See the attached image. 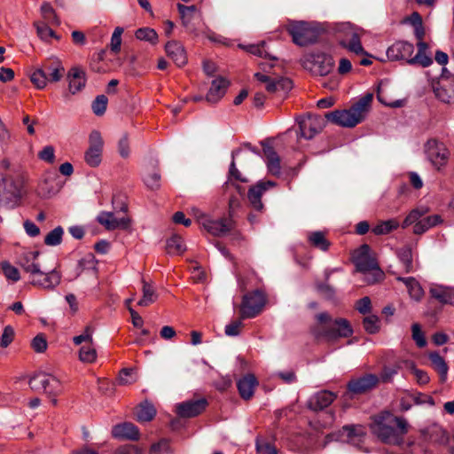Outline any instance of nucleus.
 Returning <instances> with one entry per match:
<instances>
[{
	"mask_svg": "<svg viewBox=\"0 0 454 454\" xmlns=\"http://www.w3.org/2000/svg\"><path fill=\"white\" fill-rule=\"evenodd\" d=\"M195 215L204 229L214 236H221L225 234L231 229L232 226V221L230 218H220L214 220L199 210H197Z\"/></svg>",
	"mask_w": 454,
	"mask_h": 454,
	"instance_id": "12",
	"label": "nucleus"
},
{
	"mask_svg": "<svg viewBox=\"0 0 454 454\" xmlns=\"http://www.w3.org/2000/svg\"><path fill=\"white\" fill-rule=\"evenodd\" d=\"M45 73L48 80L51 82H59L64 74V67L59 61H52L44 65Z\"/></svg>",
	"mask_w": 454,
	"mask_h": 454,
	"instance_id": "36",
	"label": "nucleus"
},
{
	"mask_svg": "<svg viewBox=\"0 0 454 454\" xmlns=\"http://www.w3.org/2000/svg\"><path fill=\"white\" fill-rule=\"evenodd\" d=\"M363 325L367 333H375L380 330V318L375 315H370L364 318Z\"/></svg>",
	"mask_w": 454,
	"mask_h": 454,
	"instance_id": "47",
	"label": "nucleus"
},
{
	"mask_svg": "<svg viewBox=\"0 0 454 454\" xmlns=\"http://www.w3.org/2000/svg\"><path fill=\"white\" fill-rule=\"evenodd\" d=\"M123 33V28L118 27L114 29L110 43L111 51L114 53L120 51L121 44V35Z\"/></svg>",
	"mask_w": 454,
	"mask_h": 454,
	"instance_id": "52",
	"label": "nucleus"
},
{
	"mask_svg": "<svg viewBox=\"0 0 454 454\" xmlns=\"http://www.w3.org/2000/svg\"><path fill=\"white\" fill-rule=\"evenodd\" d=\"M142 283H143V287H142L143 296L138 301L137 305L142 306V307H147L156 301L158 295L155 292L154 287L150 283H147L144 279L142 280Z\"/></svg>",
	"mask_w": 454,
	"mask_h": 454,
	"instance_id": "35",
	"label": "nucleus"
},
{
	"mask_svg": "<svg viewBox=\"0 0 454 454\" xmlns=\"http://www.w3.org/2000/svg\"><path fill=\"white\" fill-rule=\"evenodd\" d=\"M14 330L11 325L4 327V332L0 338V346L2 348L8 347L13 340Z\"/></svg>",
	"mask_w": 454,
	"mask_h": 454,
	"instance_id": "54",
	"label": "nucleus"
},
{
	"mask_svg": "<svg viewBox=\"0 0 454 454\" xmlns=\"http://www.w3.org/2000/svg\"><path fill=\"white\" fill-rule=\"evenodd\" d=\"M112 434L114 438L137 440L139 437L138 428L132 423L124 422L113 427Z\"/></svg>",
	"mask_w": 454,
	"mask_h": 454,
	"instance_id": "26",
	"label": "nucleus"
},
{
	"mask_svg": "<svg viewBox=\"0 0 454 454\" xmlns=\"http://www.w3.org/2000/svg\"><path fill=\"white\" fill-rule=\"evenodd\" d=\"M50 24L37 22L35 24L38 36L44 41H50L51 38L58 39L55 32L49 27Z\"/></svg>",
	"mask_w": 454,
	"mask_h": 454,
	"instance_id": "44",
	"label": "nucleus"
},
{
	"mask_svg": "<svg viewBox=\"0 0 454 454\" xmlns=\"http://www.w3.org/2000/svg\"><path fill=\"white\" fill-rule=\"evenodd\" d=\"M38 157L40 160L48 163H53L55 160V150L53 146L47 145L43 147L39 153Z\"/></svg>",
	"mask_w": 454,
	"mask_h": 454,
	"instance_id": "57",
	"label": "nucleus"
},
{
	"mask_svg": "<svg viewBox=\"0 0 454 454\" xmlns=\"http://www.w3.org/2000/svg\"><path fill=\"white\" fill-rule=\"evenodd\" d=\"M79 359L83 363H94L97 359V351L94 344H84L79 350Z\"/></svg>",
	"mask_w": 454,
	"mask_h": 454,
	"instance_id": "40",
	"label": "nucleus"
},
{
	"mask_svg": "<svg viewBox=\"0 0 454 454\" xmlns=\"http://www.w3.org/2000/svg\"><path fill=\"white\" fill-rule=\"evenodd\" d=\"M370 429L380 442L400 446L408 432V423L403 418L383 411L372 417Z\"/></svg>",
	"mask_w": 454,
	"mask_h": 454,
	"instance_id": "1",
	"label": "nucleus"
},
{
	"mask_svg": "<svg viewBox=\"0 0 454 454\" xmlns=\"http://www.w3.org/2000/svg\"><path fill=\"white\" fill-rule=\"evenodd\" d=\"M165 50L167 55L176 63L177 67H183L187 63V56L184 46L176 41L168 42Z\"/></svg>",
	"mask_w": 454,
	"mask_h": 454,
	"instance_id": "25",
	"label": "nucleus"
},
{
	"mask_svg": "<svg viewBox=\"0 0 454 454\" xmlns=\"http://www.w3.org/2000/svg\"><path fill=\"white\" fill-rule=\"evenodd\" d=\"M304 68L317 75L328 74L334 67V61L330 55L322 52H309L301 59Z\"/></svg>",
	"mask_w": 454,
	"mask_h": 454,
	"instance_id": "8",
	"label": "nucleus"
},
{
	"mask_svg": "<svg viewBox=\"0 0 454 454\" xmlns=\"http://www.w3.org/2000/svg\"><path fill=\"white\" fill-rule=\"evenodd\" d=\"M94 265H95L94 257L91 254L81 259L78 262L77 270H76L77 272H76L74 278H77L86 267L87 268H94Z\"/></svg>",
	"mask_w": 454,
	"mask_h": 454,
	"instance_id": "58",
	"label": "nucleus"
},
{
	"mask_svg": "<svg viewBox=\"0 0 454 454\" xmlns=\"http://www.w3.org/2000/svg\"><path fill=\"white\" fill-rule=\"evenodd\" d=\"M308 241L315 248L321 251H327L331 245L330 241L325 238L324 231H311L308 233Z\"/></svg>",
	"mask_w": 454,
	"mask_h": 454,
	"instance_id": "34",
	"label": "nucleus"
},
{
	"mask_svg": "<svg viewBox=\"0 0 454 454\" xmlns=\"http://www.w3.org/2000/svg\"><path fill=\"white\" fill-rule=\"evenodd\" d=\"M21 183L14 181L12 177L0 174V192L9 193L13 197L20 195Z\"/></svg>",
	"mask_w": 454,
	"mask_h": 454,
	"instance_id": "33",
	"label": "nucleus"
},
{
	"mask_svg": "<svg viewBox=\"0 0 454 454\" xmlns=\"http://www.w3.org/2000/svg\"><path fill=\"white\" fill-rule=\"evenodd\" d=\"M160 176L158 173H151L145 176L144 181L146 186L152 190L160 187Z\"/></svg>",
	"mask_w": 454,
	"mask_h": 454,
	"instance_id": "59",
	"label": "nucleus"
},
{
	"mask_svg": "<svg viewBox=\"0 0 454 454\" xmlns=\"http://www.w3.org/2000/svg\"><path fill=\"white\" fill-rule=\"evenodd\" d=\"M107 98L105 95L98 96L92 102V111L96 115H102L105 114L107 106Z\"/></svg>",
	"mask_w": 454,
	"mask_h": 454,
	"instance_id": "51",
	"label": "nucleus"
},
{
	"mask_svg": "<svg viewBox=\"0 0 454 454\" xmlns=\"http://www.w3.org/2000/svg\"><path fill=\"white\" fill-rule=\"evenodd\" d=\"M31 347L37 353L44 352L47 348V340L43 334L36 335L32 340Z\"/></svg>",
	"mask_w": 454,
	"mask_h": 454,
	"instance_id": "56",
	"label": "nucleus"
},
{
	"mask_svg": "<svg viewBox=\"0 0 454 454\" xmlns=\"http://www.w3.org/2000/svg\"><path fill=\"white\" fill-rule=\"evenodd\" d=\"M336 398V395L331 391L323 390L312 395L309 402L308 406L309 409L317 411L328 407Z\"/></svg>",
	"mask_w": 454,
	"mask_h": 454,
	"instance_id": "24",
	"label": "nucleus"
},
{
	"mask_svg": "<svg viewBox=\"0 0 454 454\" xmlns=\"http://www.w3.org/2000/svg\"><path fill=\"white\" fill-rule=\"evenodd\" d=\"M356 309L361 314H366L371 311V300L369 297L365 296L356 302Z\"/></svg>",
	"mask_w": 454,
	"mask_h": 454,
	"instance_id": "64",
	"label": "nucleus"
},
{
	"mask_svg": "<svg viewBox=\"0 0 454 454\" xmlns=\"http://www.w3.org/2000/svg\"><path fill=\"white\" fill-rule=\"evenodd\" d=\"M431 297L442 304L454 302V288L443 286H433L429 290Z\"/></svg>",
	"mask_w": 454,
	"mask_h": 454,
	"instance_id": "27",
	"label": "nucleus"
},
{
	"mask_svg": "<svg viewBox=\"0 0 454 454\" xmlns=\"http://www.w3.org/2000/svg\"><path fill=\"white\" fill-rule=\"evenodd\" d=\"M398 257L402 262L405 272L409 273L413 270L411 249L404 247L398 251Z\"/></svg>",
	"mask_w": 454,
	"mask_h": 454,
	"instance_id": "42",
	"label": "nucleus"
},
{
	"mask_svg": "<svg viewBox=\"0 0 454 454\" xmlns=\"http://www.w3.org/2000/svg\"><path fill=\"white\" fill-rule=\"evenodd\" d=\"M266 303V296L261 290L244 295L239 308L241 318H253L261 313Z\"/></svg>",
	"mask_w": 454,
	"mask_h": 454,
	"instance_id": "9",
	"label": "nucleus"
},
{
	"mask_svg": "<svg viewBox=\"0 0 454 454\" xmlns=\"http://www.w3.org/2000/svg\"><path fill=\"white\" fill-rule=\"evenodd\" d=\"M372 101V94L368 93L348 109L327 113L325 118L336 125L353 128L365 118V115L370 110Z\"/></svg>",
	"mask_w": 454,
	"mask_h": 454,
	"instance_id": "5",
	"label": "nucleus"
},
{
	"mask_svg": "<svg viewBox=\"0 0 454 454\" xmlns=\"http://www.w3.org/2000/svg\"><path fill=\"white\" fill-rule=\"evenodd\" d=\"M2 270L4 275V277L12 280V282H17L20 278V272L18 269L14 266H12L10 262H4L2 263Z\"/></svg>",
	"mask_w": 454,
	"mask_h": 454,
	"instance_id": "48",
	"label": "nucleus"
},
{
	"mask_svg": "<svg viewBox=\"0 0 454 454\" xmlns=\"http://www.w3.org/2000/svg\"><path fill=\"white\" fill-rule=\"evenodd\" d=\"M411 330H412V338L415 340V342L418 345V347H419V348L425 347L426 344H427V341H426V338L424 336V333H423V332L420 329L419 325V324H413L412 327H411Z\"/></svg>",
	"mask_w": 454,
	"mask_h": 454,
	"instance_id": "55",
	"label": "nucleus"
},
{
	"mask_svg": "<svg viewBox=\"0 0 454 454\" xmlns=\"http://www.w3.org/2000/svg\"><path fill=\"white\" fill-rule=\"evenodd\" d=\"M89 140L90 146L85 153L84 159L89 166L95 168L101 162L104 142L101 134L97 130L90 133Z\"/></svg>",
	"mask_w": 454,
	"mask_h": 454,
	"instance_id": "13",
	"label": "nucleus"
},
{
	"mask_svg": "<svg viewBox=\"0 0 454 454\" xmlns=\"http://www.w3.org/2000/svg\"><path fill=\"white\" fill-rule=\"evenodd\" d=\"M118 151L122 158H127L129 155V142L126 135H124L118 143Z\"/></svg>",
	"mask_w": 454,
	"mask_h": 454,
	"instance_id": "63",
	"label": "nucleus"
},
{
	"mask_svg": "<svg viewBox=\"0 0 454 454\" xmlns=\"http://www.w3.org/2000/svg\"><path fill=\"white\" fill-rule=\"evenodd\" d=\"M399 227V223L395 219H389L387 221H383L379 223L372 228V232L375 235H385L388 234L392 231L397 229Z\"/></svg>",
	"mask_w": 454,
	"mask_h": 454,
	"instance_id": "38",
	"label": "nucleus"
},
{
	"mask_svg": "<svg viewBox=\"0 0 454 454\" xmlns=\"http://www.w3.org/2000/svg\"><path fill=\"white\" fill-rule=\"evenodd\" d=\"M30 80L37 89L42 90L47 84L48 76L44 69H36L31 74Z\"/></svg>",
	"mask_w": 454,
	"mask_h": 454,
	"instance_id": "45",
	"label": "nucleus"
},
{
	"mask_svg": "<svg viewBox=\"0 0 454 454\" xmlns=\"http://www.w3.org/2000/svg\"><path fill=\"white\" fill-rule=\"evenodd\" d=\"M63 229L61 227H56L51 231L44 239V243L47 246H57L61 243L63 236Z\"/></svg>",
	"mask_w": 454,
	"mask_h": 454,
	"instance_id": "46",
	"label": "nucleus"
},
{
	"mask_svg": "<svg viewBox=\"0 0 454 454\" xmlns=\"http://www.w3.org/2000/svg\"><path fill=\"white\" fill-rule=\"evenodd\" d=\"M229 82L223 78L213 80L207 94V100L212 103L217 102L225 94Z\"/></svg>",
	"mask_w": 454,
	"mask_h": 454,
	"instance_id": "29",
	"label": "nucleus"
},
{
	"mask_svg": "<svg viewBox=\"0 0 454 454\" xmlns=\"http://www.w3.org/2000/svg\"><path fill=\"white\" fill-rule=\"evenodd\" d=\"M396 279L404 284V286L407 288L408 294L412 300L416 301H421V299L424 296V290L417 279H415L412 277H398Z\"/></svg>",
	"mask_w": 454,
	"mask_h": 454,
	"instance_id": "32",
	"label": "nucleus"
},
{
	"mask_svg": "<svg viewBox=\"0 0 454 454\" xmlns=\"http://www.w3.org/2000/svg\"><path fill=\"white\" fill-rule=\"evenodd\" d=\"M93 332L94 329L90 325L85 327L82 334L74 336L73 341L75 345H81L82 343L91 344L93 343Z\"/></svg>",
	"mask_w": 454,
	"mask_h": 454,
	"instance_id": "49",
	"label": "nucleus"
},
{
	"mask_svg": "<svg viewBox=\"0 0 454 454\" xmlns=\"http://www.w3.org/2000/svg\"><path fill=\"white\" fill-rule=\"evenodd\" d=\"M379 380L376 375L366 374L358 379L350 380L348 388L351 393L362 394L374 387L379 383Z\"/></svg>",
	"mask_w": 454,
	"mask_h": 454,
	"instance_id": "22",
	"label": "nucleus"
},
{
	"mask_svg": "<svg viewBox=\"0 0 454 454\" xmlns=\"http://www.w3.org/2000/svg\"><path fill=\"white\" fill-rule=\"evenodd\" d=\"M118 380L121 385H129L135 382V379H133V370L127 368L122 369L120 372Z\"/></svg>",
	"mask_w": 454,
	"mask_h": 454,
	"instance_id": "60",
	"label": "nucleus"
},
{
	"mask_svg": "<svg viewBox=\"0 0 454 454\" xmlns=\"http://www.w3.org/2000/svg\"><path fill=\"white\" fill-rule=\"evenodd\" d=\"M155 414V408L148 403H144L137 407L136 418L139 422H147L152 420Z\"/></svg>",
	"mask_w": 454,
	"mask_h": 454,
	"instance_id": "37",
	"label": "nucleus"
},
{
	"mask_svg": "<svg viewBox=\"0 0 454 454\" xmlns=\"http://www.w3.org/2000/svg\"><path fill=\"white\" fill-rule=\"evenodd\" d=\"M41 12L44 23L51 25H59V20L55 12V10L50 4H43L41 7Z\"/></svg>",
	"mask_w": 454,
	"mask_h": 454,
	"instance_id": "43",
	"label": "nucleus"
},
{
	"mask_svg": "<svg viewBox=\"0 0 454 454\" xmlns=\"http://www.w3.org/2000/svg\"><path fill=\"white\" fill-rule=\"evenodd\" d=\"M434 97L444 104H454V75L442 74L432 82Z\"/></svg>",
	"mask_w": 454,
	"mask_h": 454,
	"instance_id": "11",
	"label": "nucleus"
},
{
	"mask_svg": "<svg viewBox=\"0 0 454 454\" xmlns=\"http://www.w3.org/2000/svg\"><path fill=\"white\" fill-rule=\"evenodd\" d=\"M417 46L418 52L414 55L413 43L404 40L395 41L387 50V59L391 61L403 60L410 65L419 64L423 67H429L433 59L427 53V43L418 42Z\"/></svg>",
	"mask_w": 454,
	"mask_h": 454,
	"instance_id": "3",
	"label": "nucleus"
},
{
	"mask_svg": "<svg viewBox=\"0 0 454 454\" xmlns=\"http://www.w3.org/2000/svg\"><path fill=\"white\" fill-rule=\"evenodd\" d=\"M97 221L108 231L116 229H127L129 225V218L125 212L121 215H116L112 212H100L97 216Z\"/></svg>",
	"mask_w": 454,
	"mask_h": 454,
	"instance_id": "17",
	"label": "nucleus"
},
{
	"mask_svg": "<svg viewBox=\"0 0 454 454\" xmlns=\"http://www.w3.org/2000/svg\"><path fill=\"white\" fill-rule=\"evenodd\" d=\"M352 257L356 270L364 275V282L371 285L383 278L384 273L380 269L376 259L371 254V248L367 244L355 250Z\"/></svg>",
	"mask_w": 454,
	"mask_h": 454,
	"instance_id": "6",
	"label": "nucleus"
},
{
	"mask_svg": "<svg viewBox=\"0 0 454 454\" xmlns=\"http://www.w3.org/2000/svg\"><path fill=\"white\" fill-rule=\"evenodd\" d=\"M68 91L72 95L80 92L86 85V73L80 67H73L67 73Z\"/></svg>",
	"mask_w": 454,
	"mask_h": 454,
	"instance_id": "19",
	"label": "nucleus"
},
{
	"mask_svg": "<svg viewBox=\"0 0 454 454\" xmlns=\"http://www.w3.org/2000/svg\"><path fill=\"white\" fill-rule=\"evenodd\" d=\"M207 401L204 398L191 400L179 403L176 407L177 414L184 418H192L200 414L207 407Z\"/></svg>",
	"mask_w": 454,
	"mask_h": 454,
	"instance_id": "20",
	"label": "nucleus"
},
{
	"mask_svg": "<svg viewBox=\"0 0 454 454\" xmlns=\"http://www.w3.org/2000/svg\"><path fill=\"white\" fill-rule=\"evenodd\" d=\"M262 146L269 172L274 176L279 175L281 171V165L278 154L269 142L262 143Z\"/></svg>",
	"mask_w": 454,
	"mask_h": 454,
	"instance_id": "23",
	"label": "nucleus"
},
{
	"mask_svg": "<svg viewBox=\"0 0 454 454\" xmlns=\"http://www.w3.org/2000/svg\"><path fill=\"white\" fill-rule=\"evenodd\" d=\"M242 319L243 318H239V319H237V320H234V321H231L230 324H228L226 326H225V334L228 335V336H237L240 333V331L243 327V323H242Z\"/></svg>",
	"mask_w": 454,
	"mask_h": 454,
	"instance_id": "53",
	"label": "nucleus"
},
{
	"mask_svg": "<svg viewBox=\"0 0 454 454\" xmlns=\"http://www.w3.org/2000/svg\"><path fill=\"white\" fill-rule=\"evenodd\" d=\"M316 320L311 330L316 338L334 340L339 338L349 337L353 333L349 322L344 318L333 320L328 313L322 312L316 316Z\"/></svg>",
	"mask_w": 454,
	"mask_h": 454,
	"instance_id": "4",
	"label": "nucleus"
},
{
	"mask_svg": "<svg viewBox=\"0 0 454 454\" xmlns=\"http://www.w3.org/2000/svg\"><path fill=\"white\" fill-rule=\"evenodd\" d=\"M427 212V207L415 208L411 210L403 220L402 227L405 229L413 224V232L415 234H422L429 229L442 223V218L440 215L426 216Z\"/></svg>",
	"mask_w": 454,
	"mask_h": 454,
	"instance_id": "7",
	"label": "nucleus"
},
{
	"mask_svg": "<svg viewBox=\"0 0 454 454\" xmlns=\"http://www.w3.org/2000/svg\"><path fill=\"white\" fill-rule=\"evenodd\" d=\"M362 30L355 27H348L345 32L344 38L341 40V44L349 51L356 54L364 53V48L361 43Z\"/></svg>",
	"mask_w": 454,
	"mask_h": 454,
	"instance_id": "21",
	"label": "nucleus"
},
{
	"mask_svg": "<svg viewBox=\"0 0 454 454\" xmlns=\"http://www.w3.org/2000/svg\"><path fill=\"white\" fill-rule=\"evenodd\" d=\"M257 385L258 381L252 374L246 375L237 383L239 395L245 400H248L253 396L254 388Z\"/></svg>",
	"mask_w": 454,
	"mask_h": 454,
	"instance_id": "28",
	"label": "nucleus"
},
{
	"mask_svg": "<svg viewBox=\"0 0 454 454\" xmlns=\"http://www.w3.org/2000/svg\"><path fill=\"white\" fill-rule=\"evenodd\" d=\"M136 38L141 41H146L152 44H155L158 42V35L156 31L150 27L138 28L136 31Z\"/></svg>",
	"mask_w": 454,
	"mask_h": 454,
	"instance_id": "41",
	"label": "nucleus"
},
{
	"mask_svg": "<svg viewBox=\"0 0 454 454\" xmlns=\"http://www.w3.org/2000/svg\"><path fill=\"white\" fill-rule=\"evenodd\" d=\"M245 49L247 51H248L254 55L259 56L261 58H270V59L272 58L270 56V54L267 51L266 44L264 42H262L261 43H258V44L247 45L245 47Z\"/></svg>",
	"mask_w": 454,
	"mask_h": 454,
	"instance_id": "50",
	"label": "nucleus"
},
{
	"mask_svg": "<svg viewBox=\"0 0 454 454\" xmlns=\"http://www.w3.org/2000/svg\"><path fill=\"white\" fill-rule=\"evenodd\" d=\"M276 183L271 181H259L256 184L251 186L247 192L248 200L254 209L261 211L263 204L261 201L262 194L269 189L275 187Z\"/></svg>",
	"mask_w": 454,
	"mask_h": 454,
	"instance_id": "18",
	"label": "nucleus"
},
{
	"mask_svg": "<svg viewBox=\"0 0 454 454\" xmlns=\"http://www.w3.org/2000/svg\"><path fill=\"white\" fill-rule=\"evenodd\" d=\"M90 68L96 73H106L111 70L112 65L106 59V50H101L92 55L90 60Z\"/></svg>",
	"mask_w": 454,
	"mask_h": 454,
	"instance_id": "30",
	"label": "nucleus"
},
{
	"mask_svg": "<svg viewBox=\"0 0 454 454\" xmlns=\"http://www.w3.org/2000/svg\"><path fill=\"white\" fill-rule=\"evenodd\" d=\"M19 264L29 274L30 284L34 286L53 290L61 282V273L57 268L48 269L39 262V252L26 251L20 259Z\"/></svg>",
	"mask_w": 454,
	"mask_h": 454,
	"instance_id": "2",
	"label": "nucleus"
},
{
	"mask_svg": "<svg viewBox=\"0 0 454 454\" xmlns=\"http://www.w3.org/2000/svg\"><path fill=\"white\" fill-rule=\"evenodd\" d=\"M167 252L171 254H181L185 250L184 240L179 236H172L167 241Z\"/></svg>",
	"mask_w": 454,
	"mask_h": 454,
	"instance_id": "39",
	"label": "nucleus"
},
{
	"mask_svg": "<svg viewBox=\"0 0 454 454\" xmlns=\"http://www.w3.org/2000/svg\"><path fill=\"white\" fill-rule=\"evenodd\" d=\"M287 31L297 45L305 46L317 41V31L307 22H292L288 25Z\"/></svg>",
	"mask_w": 454,
	"mask_h": 454,
	"instance_id": "10",
	"label": "nucleus"
},
{
	"mask_svg": "<svg viewBox=\"0 0 454 454\" xmlns=\"http://www.w3.org/2000/svg\"><path fill=\"white\" fill-rule=\"evenodd\" d=\"M301 137L305 139H311L323 129V120L317 115L301 116L297 119Z\"/></svg>",
	"mask_w": 454,
	"mask_h": 454,
	"instance_id": "16",
	"label": "nucleus"
},
{
	"mask_svg": "<svg viewBox=\"0 0 454 454\" xmlns=\"http://www.w3.org/2000/svg\"><path fill=\"white\" fill-rule=\"evenodd\" d=\"M425 151L428 160L437 168L444 165L448 159V150L445 145L436 139H429L426 145Z\"/></svg>",
	"mask_w": 454,
	"mask_h": 454,
	"instance_id": "15",
	"label": "nucleus"
},
{
	"mask_svg": "<svg viewBox=\"0 0 454 454\" xmlns=\"http://www.w3.org/2000/svg\"><path fill=\"white\" fill-rule=\"evenodd\" d=\"M254 78L261 83L264 84L269 93L287 92L293 88V82L287 77L272 78L268 74L255 73Z\"/></svg>",
	"mask_w": 454,
	"mask_h": 454,
	"instance_id": "14",
	"label": "nucleus"
},
{
	"mask_svg": "<svg viewBox=\"0 0 454 454\" xmlns=\"http://www.w3.org/2000/svg\"><path fill=\"white\" fill-rule=\"evenodd\" d=\"M433 369L438 373L440 381L446 382L448 377L449 366L444 358L442 357L437 352H431L428 355Z\"/></svg>",
	"mask_w": 454,
	"mask_h": 454,
	"instance_id": "31",
	"label": "nucleus"
},
{
	"mask_svg": "<svg viewBox=\"0 0 454 454\" xmlns=\"http://www.w3.org/2000/svg\"><path fill=\"white\" fill-rule=\"evenodd\" d=\"M409 365L412 369L418 383L425 385L429 382V376L425 371L415 368L412 363H409Z\"/></svg>",
	"mask_w": 454,
	"mask_h": 454,
	"instance_id": "62",
	"label": "nucleus"
},
{
	"mask_svg": "<svg viewBox=\"0 0 454 454\" xmlns=\"http://www.w3.org/2000/svg\"><path fill=\"white\" fill-rule=\"evenodd\" d=\"M400 368V365L396 364L394 367H384L381 374L380 379L383 382H388L390 381L393 377L397 373L398 370Z\"/></svg>",
	"mask_w": 454,
	"mask_h": 454,
	"instance_id": "61",
	"label": "nucleus"
}]
</instances>
